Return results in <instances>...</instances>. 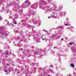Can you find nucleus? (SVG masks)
I'll list each match as a JSON object with an SVG mask.
<instances>
[{"label":"nucleus","instance_id":"nucleus-21","mask_svg":"<svg viewBox=\"0 0 76 76\" xmlns=\"http://www.w3.org/2000/svg\"><path fill=\"white\" fill-rule=\"evenodd\" d=\"M61 41H63V40H64L63 38H61Z\"/></svg>","mask_w":76,"mask_h":76},{"label":"nucleus","instance_id":"nucleus-17","mask_svg":"<svg viewBox=\"0 0 76 76\" xmlns=\"http://www.w3.org/2000/svg\"><path fill=\"white\" fill-rule=\"evenodd\" d=\"M6 55H7V54H8V52H7L6 53Z\"/></svg>","mask_w":76,"mask_h":76},{"label":"nucleus","instance_id":"nucleus-33","mask_svg":"<svg viewBox=\"0 0 76 76\" xmlns=\"http://www.w3.org/2000/svg\"><path fill=\"white\" fill-rule=\"evenodd\" d=\"M72 28H73V27H72Z\"/></svg>","mask_w":76,"mask_h":76},{"label":"nucleus","instance_id":"nucleus-26","mask_svg":"<svg viewBox=\"0 0 76 76\" xmlns=\"http://www.w3.org/2000/svg\"><path fill=\"white\" fill-rule=\"evenodd\" d=\"M10 54H11V53H10V54H9V55H10Z\"/></svg>","mask_w":76,"mask_h":76},{"label":"nucleus","instance_id":"nucleus-8","mask_svg":"<svg viewBox=\"0 0 76 76\" xmlns=\"http://www.w3.org/2000/svg\"><path fill=\"white\" fill-rule=\"evenodd\" d=\"M64 25H65V26H68V25H70V24H64Z\"/></svg>","mask_w":76,"mask_h":76},{"label":"nucleus","instance_id":"nucleus-32","mask_svg":"<svg viewBox=\"0 0 76 76\" xmlns=\"http://www.w3.org/2000/svg\"><path fill=\"white\" fill-rule=\"evenodd\" d=\"M59 56H60V55H59Z\"/></svg>","mask_w":76,"mask_h":76},{"label":"nucleus","instance_id":"nucleus-11","mask_svg":"<svg viewBox=\"0 0 76 76\" xmlns=\"http://www.w3.org/2000/svg\"><path fill=\"white\" fill-rule=\"evenodd\" d=\"M43 31H44V32H47V31L45 30H44Z\"/></svg>","mask_w":76,"mask_h":76},{"label":"nucleus","instance_id":"nucleus-12","mask_svg":"<svg viewBox=\"0 0 76 76\" xmlns=\"http://www.w3.org/2000/svg\"><path fill=\"white\" fill-rule=\"evenodd\" d=\"M9 18H10V19H12V17H11V16H10L9 17Z\"/></svg>","mask_w":76,"mask_h":76},{"label":"nucleus","instance_id":"nucleus-25","mask_svg":"<svg viewBox=\"0 0 76 76\" xmlns=\"http://www.w3.org/2000/svg\"><path fill=\"white\" fill-rule=\"evenodd\" d=\"M56 69L57 70V67H56Z\"/></svg>","mask_w":76,"mask_h":76},{"label":"nucleus","instance_id":"nucleus-4","mask_svg":"<svg viewBox=\"0 0 76 76\" xmlns=\"http://www.w3.org/2000/svg\"><path fill=\"white\" fill-rule=\"evenodd\" d=\"M4 72H6V75H9V73H10V70H5Z\"/></svg>","mask_w":76,"mask_h":76},{"label":"nucleus","instance_id":"nucleus-16","mask_svg":"<svg viewBox=\"0 0 76 76\" xmlns=\"http://www.w3.org/2000/svg\"><path fill=\"white\" fill-rule=\"evenodd\" d=\"M65 13H66V12H63L62 13V14H65Z\"/></svg>","mask_w":76,"mask_h":76},{"label":"nucleus","instance_id":"nucleus-13","mask_svg":"<svg viewBox=\"0 0 76 76\" xmlns=\"http://www.w3.org/2000/svg\"><path fill=\"white\" fill-rule=\"evenodd\" d=\"M50 72H51V73H54V72L53 71V70H51V71H50Z\"/></svg>","mask_w":76,"mask_h":76},{"label":"nucleus","instance_id":"nucleus-6","mask_svg":"<svg viewBox=\"0 0 76 76\" xmlns=\"http://www.w3.org/2000/svg\"><path fill=\"white\" fill-rule=\"evenodd\" d=\"M13 22H14V24H17V23H16V21L14 20L13 21Z\"/></svg>","mask_w":76,"mask_h":76},{"label":"nucleus","instance_id":"nucleus-20","mask_svg":"<svg viewBox=\"0 0 76 76\" xmlns=\"http://www.w3.org/2000/svg\"><path fill=\"white\" fill-rule=\"evenodd\" d=\"M69 45H72V43H71V42L69 43Z\"/></svg>","mask_w":76,"mask_h":76},{"label":"nucleus","instance_id":"nucleus-18","mask_svg":"<svg viewBox=\"0 0 76 76\" xmlns=\"http://www.w3.org/2000/svg\"><path fill=\"white\" fill-rule=\"evenodd\" d=\"M51 18V17H48V18L49 19V18Z\"/></svg>","mask_w":76,"mask_h":76},{"label":"nucleus","instance_id":"nucleus-7","mask_svg":"<svg viewBox=\"0 0 76 76\" xmlns=\"http://www.w3.org/2000/svg\"><path fill=\"white\" fill-rule=\"evenodd\" d=\"M52 37H53V38H56V35H54V34H53L52 35Z\"/></svg>","mask_w":76,"mask_h":76},{"label":"nucleus","instance_id":"nucleus-5","mask_svg":"<svg viewBox=\"0 0 76 76\" xmlns=\"http://www.w3.org/2000/svg\"><path fill=\"white\" fill-rule=\"evenodd\" d=\"M70 66L71 67H72L73 68L75 66V65L74 64H70Z\"/></svg>","mask_w":76,"mask_h":76},{"label":"nucleus","instance_id":"nucleus-15","mask_svg":"<svg viewBox=\"0 0 76 76\" xmlns=\"http://www.w3.org/2000/svg\"><path fill=\"white\" fill-rule=\"evenodd\" d=\"M72 61L73 62L75 61V59L72 60Z\"/></svg>","mask_w":76,"mask_h":76},{"label":"nucleus","instance_id":"nucleus-1","mask_svg":"<svg viewBox=\"0 0 76 76\" xmlns=\"http://www.w3.org/2000/svg\"><path fill=\"white\" fill-rule=\"evenodd\" d=\"M10 34V32H8L7 31H4L3 33L2 32H0V37L2 38V39H3V36L5 35H7L8 34Z\"/></svg>","mask_w":76,"mask_h":76},{"label":"nucleus","instance_id":"nucleus-3","mask_svg":"<svg viewBox=\"0 0 76 76\" xmlns=\"http://www.w3.org/2000/svg\"><path fill=\"white\" fill-rule=\"evenodd\" d=\"M71 50L72 51V52H73V53H76V48H71Z\"/></svg>","mask_w":76,"mask_h":76},{"label":"nucleus","instance_id":"nucleus-29","mask_svg":"<svg viewBox=\"0 0 76 76\" xmlns=\"http://www.w3.org/2000/svg\"><path fill=\"white\" fill-rule=\"evenodd\" d=\"M11 24V25H12V24Z\"/></svg>","mask_w":76,"mask_h":76},{"label":"nucleus","instance_id":"nucleus-23","mask_svg":"<svg viewBox=\"0 0 76 76\" xmlns=\"http://www.w3.org/2000/svg\"><path fill=\"white\" fill-rule=\"evenodd\" d=\"M20 50H23V49H22V48L20 49Z\"/></svg>","mask_w":76,"mask_h":76},{"label":"nucleus","instance_id":"nucleus-9","mask_svg":"<svg viewBox=\"0 0 76 76\" xmlns=\"http://www.w3.org/2000/svg\"><path fill=\"white\" fill-rule=\"evenodd\" d=\"M6 22L7 23V25L9 26V22H8V21H6Z\"/></svg>","mask_w":76,"mask_h":76},{"label":"nucleus","instance_id":"nucleus-2","mask_svg":"<svg viewBox=\"0 0 76 76\" xmlns=\"http://www.w3.org/2000/svg\"><path fill=\"white\" fill-rule=\"evenodd\" d=\"M28 4V5H30V4H31V3L29 2H28V1H26L23 4H23Z\"/></svg>","mask_w":76,"mask_h":76},{"label":"nucleus","instance_id":"nucleus-30","mask_svg":"<svg viewBox=\"0 0 76 76\" xmlns=\"http://www.w3.org/2000/svg\"><path fill=\"white\" fill-rule=\"evenodd\" d=\"M48 76H50V75H48Z\"/></svg>","mask_w":76,"mask_h":76},{"label":"nucleus","instance_id":"nucleus-22","mask_svg":"<svg viewBox=\"0 0 76 76\" xmlns=\"http://www.w3.org/2000/svg\"><path fill=\"white\" fill-rule=\"evenodd\" d=\"M50 67H53V65H50Z\"/></svg>","mask_w":76,"mask_h":76},{"label":"nucleus","instance_id":"nucleus-14","mask_svg":"<svg viewBox=\"0 0 76 76\" xmlns=\"http://www.w3.org/2000/svg\"><path fill=\"white\" fill-rule=\"evenodd\" d=\"M51 53H53V54H54V52L52 51V52H51Z\"/></svg>","mask_w":76,"mask_h":76},{"label":"nucleus","instance_id":"nucleus-24","mask_svg":"<svg viewBox=\"0 0 76 76\" xmlns=\"http://www.w3.org/2000/svg\"><path fill=\"white\" fill-rule=\"evenodd\" d=\"M45 39H42V40H45Z\"/></svg>","mask_w":76,"mask_h":76},{"label":"nucleus","instance_id":"nucleus-31","mask_svg":"<svg viewBox=\"0 0 76 76\" xmlns=\"http://www.w3.org/2000/svg\"><path fill=\"white\" fill-rule=\"evenodd\" d=\"M60 60H61L60 59Z\"/></svg>","mask_w":76,"mask_h":76},{"label":"nucleus","instance_id":"nucleus-27","mask_svg":"<svg viewBox=\"0 0 76 76\" xmlns=\"http://www.w3.org/2000/svg\"><path fill=\"white\" fill-rule=\"evenodd\" d=\"M16 39V40H17V41H18V39Z\"/></svg>","mask_w":76,"mask_h":76},{"label":"nucleus","instance_id":"nucleus-10","mask_svg":"<svg viewBox=\"0 0 76 76\" xmlns=\"http://www.w3.org/2000/svg\"><path fill=\"white\" fill-rule=\"evenodd\" d=\"M52 17H53V18H57V17H55V16H52Z\"/></svg>","mask_w":76,"mask_h":76},{"label":"nucleus","instance_id":"nucleus-19","mask_svg":"<svg viewBox=\"0 0 76 76\" xmlns=\"http://www.w3.org/2000/svg\"><path fill=\"white\" fill-rule=\"evenodd\" d=\"M2 19V18L0 16V20H1Z\"/></svg>","mask_w":76,"mask_h":76},{"label":"nucleus","instance_id":"nucleus-28","mask_svg":"<svg viewBox=\"0 0 76 76\" xmlns=\"http://www.w3.org/2000/svg\"><path fill=\"white\" fill-rule=\"evenodd\" d=\"M0 63H1V61H0Z\"/></svg>","mask_w":76,"mask_h":76}]
</instances>
